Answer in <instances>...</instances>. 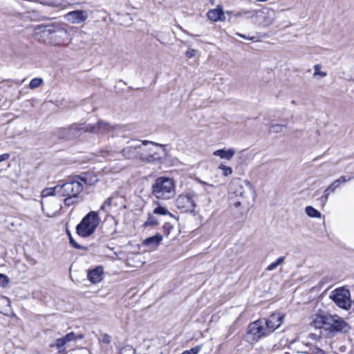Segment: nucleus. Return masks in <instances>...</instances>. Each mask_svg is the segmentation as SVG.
<instances>
[{
  "label": "nucleus",
  "mask_w": 354,
  "mask_h": 354,
  "mask_svg": "<svg viewBox=\"0 0 354 354\" xmlns=\"http://www.w3.org/2000/svg\"><path fill=\"white\" fill-rule=\"evenodd\" d=\"M35 37L39 41L53 48L68 47L73 40L68 25L63 24L39 27Z\"/></svg>",
  "instance_id": "obj_1"
},
{
  "label": "nucleus",
  "mask_w": 354,
  "mask_h": 354,
  "mask_svg": "<svg viewBox=\"0 0 354 354\" xmlns=\"http://www.w3.org/2000/svg\"><path fill=\"white\" fill-rule=\"evenodd\" d=\"M96 180L94 179L92 181L91 176L86 174L82 176H75L64 183H59L57 188L58 197L64 198V203L66 206L76 205L82 201L80 194L83 190V185H91Z\"/></svg>",
  "instance_id": "obj_2"
},
{
  "label": "nucleus",
  "mask_w": 354,
  "mask_h": 354,
  "mask_svg": "<svg viewBox=\"0 0 354 354\" xmlns=\"http://www.w3.org/2000/svg\"><path fill=\"white\" fill-rule=\"evenodd\" d=\"M167 156V151L162 145L151 141H142L138 160L145 163H161Z\"/></svg>",
  "instance_id": "obj_3"
},
{
  "label": "nucleus",
  "mask_w": 354,
  "mask_h": 354,
  "mask_svg": "<svg viewBox=\"0 0 354 354\" xmlns=\"http://www.w3.org/2000/svg\"><path fill=\"white\" fill-rule=\"evenodd\" d=\"M152 194L158 200L167 201L176 194L174 180L169 177H159L152 185Z\"/></svg>",
  "instance_id": "obj_4"
},
{
  "label": "nucleus",
  "mask_w": 354,
  "mask_h": 354,
  "mask_svg": "<svg viewBox=\"0 0 354 354\" xmlns=\"http://www.w3.org/2000/svg\"><path fill=\"white\" fill-rule=\"evenodd\" d=\"M100 223V218L98 214L95 212H90L77 225V233L81 237H88L95 232Z\"/></svg>",
  "instance_id": "obj_5"
},
{
  "label": "nucleus",
  "mask_w": 354,
  "mask_h": 354,
  "mask_svg": "<svg viewBox=\"0 0 354 354\" xmlns=\"http://www.w3.org/2000/svg\"><path fill=\"white\" fill-rule=\"evenodd\" d=\"M113 129L108 123L104 122H99L96 125L91 124H74L70 129L69 132L73 137H75L77 131L91 132L95 133H109Z\"/></svg>",
  "instance_id": "obj_6"
},
{
  "label": "nucleus",
  "mask_w": 354,
  "mask_h": 354,
  "mask_svg": "<svg viewBox=\"0 0 354 354\" xmlns=\"http://www.w3.org/2000/svg\"><path fill=\"white\" fill-rule=\"evenodd\" d=\"M245 13L251 14V17H255L256 23L263 28L271 26L276 19L274 10L268 7H264L261 10L246 12Z\"/></svg>",
  "instance_id": "obj_7"
},
{
  "label": "nucleus",
  "mask_w": 354,
  "mask_h": 354,
  "mask_svg": "<svg viewBox=\"0 0 354 354\" xmlns=\"http://www.w3.org/2000/svg\"><path fill=\"white\" fill-rule=\"evenodd\" d=\"M126 207L124 196L118 192H115L101 205L100 210L106 212H116Z\"/></svg>",
  "instance_id": "obj_8"
},
{
  "label": "nucleus",
  "mask_w": 354,
  "mask_h": 354,
  "mask_svg": "<svg viewBox=\"0 0 354 354\" xmlns=\"http://www.w3.org/2000/svg\"><path fill=\"white\" fill-rule=\"evenodd\" d=\"M196 194L190 191L180 194L176 199V207L184 212H192L196 207Z\"/></svg>",
  "instance_id": "obj_9"
},
{
  "label": "nucleus",
  "mask_w": 354,
  "mask_h": 354,
  "mask_svg": "<svg viewBox=\"0 0 354 354\" xmlns=\"http://www.w3.org/2000/svg\"><path fill=\"white\" fill-rule=\"evenodd\" d=\"M348 327L342 318L337 315H328L326 318V335L331 336L338 332L346 331Z\"/></svg>",
  "instance_id": "obj_10"
},
{
  "label": "nucleus",
  "mask_w": 354,
  "mask_h": 354,
  "mask_svg": "<svg viewBox=\"0 0 354 354\" xmlns=\"http://www.w3.org/2000/svg\"><path fill=\"white\" fill-rule=\"evenodd\" d=\"M330 298L342 308L348 309L351 306V294L348 289L337 288L332 291Z\"/></svg>",
  "instance_id": "obj_11"
},
{
  "label": "nucleus",
  "mask_w": 354,
  "mask_h": 354,
  "mask_svg": "<svg viewBox=\"0 0 354 354\" xmlns=\"http://www.w3.org/2000/svg\"><path fill=\"white\" fill-rule=\"evenodd\" d=\"M270 334L263 319L257 320L248 326V335L252 341L257 342Z\"/></svg>",
  "instance_id": "obj_12"
},
{
  "label": "nucleus",
  "mask_w": 354,
  "mask_h": 354,
  "mask_svg": "<svg viewBox=\"0 0 354 354\" xmlns=\"http://www.w3.org/2000/svg\"><path fill=\"white\" fill-rule=\"evenodd\" d=\"M231 189L236 196H240L245 201H248L254 194V191L248 180L244 182V185L241 181H236L232 183Z\"/></svg>",
  "instance_id": "obj_13"
},
{
  "label": "nucleus",
  "mask_w": 354,
  "mask_h": 354,
  "mask_svg": "<svg viewBox=\"0 0 354 354\" xmlns=\"http://www.w3.org/2000/svg\"><path fill=\"white\" fill-rule=\"evenodd\" d=\"M82 335H77L75 334V333L71 332L69 333H67L66 335H64L62 337L58 338L55 343L52 344L50 345V347L52 348H56L57 350V352L61 354H65L66 353V345L68 344L71 342H74L77 340V339H82Z\"/></svg>",
  "instance_id": "obj_14"
},
{
  "label": "nucleus",
  "mask_w": 354,
  "mask_h": 354,
  "mask_svg": "<svg viewBox=\"0 0 354 354\" xmlns=\"http://www.w3.org/2000/svg\"><path fill=\"white\" fill-rule=\"evenodd\" d=\"M142 141L133 140L122 149L123 156L129 160H138Z\"/></svg>",
  "instance_id": "obj_15"
},
{
  "label": "nucleus",
  "mask_w": 354,
  "mask_h": 354,
  "mask_svg": "<svg viewBox=\"0 0 354 354\" xmlns=\"http://www.w3.org/2000/svg\"><path fill=\"white\" fill-rule=\"evenodd\" d=\"M283 318L284 315L282 313H274L270 315L266 320H264V323L268 330V332L271 333L278 328L283 323Z\"/></svg>",
  "instance_id": "obj_16"
},
{
  "label": "nucleus",
  "mask_w": 354,
  "mask_h": 354,
  "mask_svg": "<svg viewBox=\"0 0 354 354\" xmlns=\"http://www.w3.org/2000/svg\"><path fill=\"white\" fill-rule=\"evenodd\" d=\"M87 13L84 10H75L66 15V20L73 24H80L87 19Z\"/></svg>",
  "instance_id": "obj_17"
},
{
  "label": "nucleus",
  "mask_w": 354,
  "mask_h": 354,
  "mask_svg": "<svg viewBox=\"0 0 354 354\" xmlns=\"http://www.w3.org/2000/svg\"><path fill=\"white\" fill-rule=\"evenodd\" d=\"M207 16L208 19L212 21H224L225 17L221 6H218L216 8L212 9L207 12Z\"/></svg>",
  "instance_id": "obj_18"
},
{
  "label": "nucleus",
  "mask_w": 354,
  "mask_h": 354,
  "mask_svg": "<svg viewBox=\"0 0 354 354\" xmlns=\"http://www.w3.org/2000/svg\"><path fill=\"white\" fill-rule=\"evenodd\" d=\"M329 314H319L315 315L311 322L313 326L315 328L322 329L326 331V318L328 317Z\"/></svg>",
  "instance_id": "obj_19"
},
{
  "label": "nucleus",
  "mask_w": 354,
  "mask_h": 354,
  "mask_svg": "<svg viewBox=\"0 0 354 354\" xmlns=\"http://www.w3.org/2000/svg\"><path fill=\"white\" fill-rule=\"evenodd\" d=\"M104 270L102 267L98 266L88 272V280L93 283H97L102 279Z\"/></svg>",
  "instance_id": "obj_20"
},
{
  "label": "nucleus",
  "mask_w": 354,
  "mask_h": 354,
  "mask_svg": "<svg viewBox=\"0 0 354 354\" xmlns=\"http://www.w3.org/2000/svg\"><path fill=\"white\" fill-rule=\"evenodd\" d=\"M162 241V236L157 233L156 235L147 238L143 243L147 246L150 250H156L160 243Z\"/></svg>",
  "instance_id": "obj_21"
},
{
  "label": "nucleus",
  "mask_w": 354,
  "mask_h": 354,
  "mask_svg": "<svg viewBox=\"0 0 354 354\" xmlns=\"http://www.w3.org/2000/svg\"><path fill=\"white\" fill-rule=\"evenodd\" d=\"M235 154V150L234 149H218L213 152L214 156L220 157L222 159L230 160Z\"/></svg>",
  "instance_id": "obj_22"
},
{
  "label": "nucleus",
  "mask_w": 354,
  "mask_h": 354,
  "mask_svg": "<svg viewBox=\"0 0 354 354\" xmlns=\"http://www.w3.org/2000/svg\"><path fill=\"white\" fill-rule=\"evenodd\" d=\"M351 178H352L349 176H341L338 179L334 180L328 186V190L335 192L337 189L339 188L342 185L351 180Z\"/></svg>",
  "instance_id": "obj_23"
},
{
  "label": "nucleus",
  "mask_w": 354,
  "mask_h": 354,
  "mask_svg": "<svg viewBox=\"0 0 354 354\" xmlns=\"http://www.w3.org/2000/svg\"><path fill=\"white\" fill-rule=\"evenodd\" d=\"M58 185L53 187L45 188L42 190L41 193V196L42 198L48 197V196H58Z\"/></svg>",
  "instance_id": "obj_24"
},
{
  "label": "nucleus",
  "mask_w": 354,
  "mask_h": 354,
  "mask_svg": "<svg viewBox=\"0 0 354 354\" xmlns=\"http://www.w3.org/2000/svg\"><path fill=\"white\" fill-rule=\"evenodd\" d=\"M305 212L309 217H311V218H321V217H322L321 212L310 205L306 207Z\"/></svg>",
  "instance_id": "obj_25"
},
{
  "label": "nucleus",
  "mask_w": 354,
  "mask_h": 354,
  "mask_svg": "<svg viewBox=\"0 0 354 354\" xmlns=\"http://www.w3.org/2000/svg\"><path fill=\"white\" fill-rule=\"evenodd\" d=\"M106 222L111 225L110 231L108 232L109 234H115L117 232L118 222L115 218L112 216H107Z\"/></svg>",
  "instance_id": "obj_26"
},
{
  "label": "nucleus",
  "mask_w": 354,
  "mask_h": 354,
  "mask_svg": "<svg viewBox=\"0 0 354 354\" xmlns=\"http://www.w3.org/2000/svg\"><path fill=\"white\" fill-rule=\"evenodd\" d=\"M159 223L158 219L153 216L151 214H148L147 221L143 223V227H154L158 225Z\"/></svg>",
  "instance_id": "obj_27"
},
{
  "label": "nucleus",
  "mask_w": 354,
  "mask_h": 354,
  "mask_svg": "<svg viewBox=\"0 0 354 354\" xmlns=\"http://www.w3.org/2000/svg\"><path fill=\"white\" fill-rule=\"evenodd\" d=\"M153 214L162 216L171 215L167 207L160 205L159 203H158L157 207L154 208Z\"/></svg>",
  "instance_id": "obj_28"
},
{
  "label": "nucleus",
  "mask_w": 354,
  "mask_h": 354,
  "mask_svg": "<svg viewBox=\"0 0 354 354\" xmlns=\"http://www.w3.org/2000/svg\"><path fill=\"white\" fill-rule=\"evenodd\" d=\"M61 205H59V207H57V208L55 210V211H51L50 210L48 207H45L42 205V211L44 212V213L49 218H53V217H55L57 212L61 209Z\"/></svg>",
  "instance_id": "obj_29"
},
{
  "label": "nucleus",
  "mask_w": 354,
  "mask_h": 354,
  "mask_svg": "<svg viewBox=\"0 0 354 354\" xmlns=\"http://www.w3.org/2000/svg\"><path fill=\"white\" fill-rule=\"evenodd\" d=\"M285 260L284 257H279L274 262L270 263L266 268L268 271L275 270L279 265L282 264Z\"/></svg>",
  "instance_id": "obj_30"
},
{
  "label": "nucleus",
  "mask_w": 354,
  "mask_h": 354,
  "mask_svg": "<svg viewBox=\"0 0 354 354\" xmlns=\"http://www.w3.org/2000/svg\"><path fill=\"white\" fill-rule=\"evenodd\" d=\"M321 68H322V66L319 64H315L313 66V68H314L313 77H315L317 76H319L321 77H324L327 75L326 72L321 71Z\"/></svg>",
  "instance_id": "obj_31"
},
{
  "label": "nucleus",
  "mask_w": 354,
  "mask_h": 354,
  "mask_svg": "<svg viewBox=\"0 0 354 354\" xmlns=\"http://www.w3.org/2000/svg\"><path fill=\"white\" fill-rule=\"evenodd\" d=\"M218 168L222 171L224 176H228L232 174V169L230 167L221 164Z\"/></svg>",
  "instance_id": "obj_32"
},
{
  "label": "nucleus",
  "mask_w": 354,
  "mask_h": 354,
  "mask_svg": "<svg viewBox=\"0 0 354 354\" xmlns=\"http://www.w3.org/2000/svg\"><path fill=\"white\" fill-rule=\"evenodd\" d=\"M285 125L281 124H273L270 127V131L273 133H279L285 128Z\"/></svg>",
  "instance_id": "obj_33"
},
{
  "label": "nucleus",
  "mask_w": 354,
  "mask_h": 354,
  "mask_svg": "<svg viewBox=\"0 0 354 354\" xmlns=\"http://www.w3.org/2000/svg\"><path fill=\"white\" fill-rule=\"evenodd\" d=\"M43 83V80L41 78H34L30 82V88H36L39 87Z\"/></svg>",
  "instance_id": "obj_34"
},
{
  "label": "nucleus",
  "mask_w": 354,
  "mask_h": 354,
  "mask_svg": "<svg viewBox=\"0 0 354 354\" xmlns=\"http://www.w3.org/2000/svg\"><path fill=\"white\" fill-rule=\"evenodd\" d=\"M202 348L201 345H198L190 350L185 351L181 354H198Z\"/></svg>",
  "instance_id": "obj_35"
},
{
  "label": "nucleus",
  "mask_w": 354,
  "mask_h": 354,
  "mask_svg": "<svg viewBox=\"0 0 354 354\" xmlns=\"http://www.w3.org/2000/svg\"><path fill=\"white\" fill-rule=\"evenodd\" d=\"M9 282L8 276L0 273V287H5Z\"/></svg>",
  "instance_id": "obj_36"
},
{
  "label": "nucleus",
  "mask_w": 354,
  "mask_h": 354,
  "mask_svg": "<svg viewBox=\"0 0 354 354\" xmlns=\"http://www.w3.org/2000/svg\"><path fill=\"white\" fill-rule=\"evenodd\" d=\"M120 354H134V351L132 347L127 346L121 350Z\"/></svg>",
  "instance_id": "obj_37"
},
{
  "label": "nucleus",
  "mask_w": 354,
  "mask_h": 354,
  "mask_svg": "<svg viewBox=\"0 0 354 354\" xmlns=\"http://www.w3.org/2000/svg\"><path fill=\"white\" fill-rule=\"evenodd\" d=\"M174 229L173 226L169 223H165L163 225V230L167 235L170 233V231Z\"/></svg>",
  "instance_id": "obj_38"
},
{
  "label": "nucleus",
  "mask_w": 354,
  "mask_h": 354,
  "mask_svg": "<svg viewBox=\"0 0 354 354\" xmlns=\"http://www.w3.org/2000/svg\"><path fill=\"white\" fill-rule=\"evenodd\" d=\"M334 192L333 191H328V187L324 190V195L322 196V200L324 203H326L330 193Z\"/></svg>",
  "instance_id": "obj_39"
},
{
  "label": "nucleus",
  "mask_w": 354,
  "mask_h": 354,
  "mask_svg": "<svg viewBox=\"0 0 354 354\" xmlns=\"http://www.w3.org/2000/svg\"><path fill=\"white\" fill-rule=\"evenodd\" d=\"M196 51L193 48H188L185 52V55L188 58H192L196 55Z\"/></svg>",
  "instance_id": "obj_40"
},
{
  "label": "nucleus",
  "mask_w": 354,
  "mask_h": 354,
  "mask_svg": "<svg viewBox=\"0 0 354 354\" xmlns=\"http://www.w3.org/2000/svg\"><path fill=\"white\" fill-rule=\"evenodd\" d=\"M69 239H70V244L75 248H77V249H81L82 248V246L80 245L70 235V237H69Z\"/></svg>",
  "instance_id": "obj_41"
},
{
  "label": "nucleus",
  "mask_w": 354,
  "mask_h": 354,
  "mask_svg": "<svg viewBox=\"0 0 354 354\" xmlns=\"http://www.w3.org/2000/svg\"><path fill=\"white\" fill-rule=\"evenodd\" d=\"M102 342L105 344H110L111 342V337L108 334H104L102 337Z\"/></svg>",
  "instance_id": "obj_42"
},
{
  "label": "nucleus",
  "mask_w": 354,
  "mask_h": 354,
  "mask_svg": "<svg viewBox=\"0 0 354 354\" xmlns=\"http://www.w3.org/2000/svg\"><path fill=\"white\" fill-rule=\"evenodd\" d=\"M200 183L203 186V188L207 191L208 190V188L209 187H215L216 186L213 184H209L207 182H205V181H202L201 180L200 181Z\"/></svg>",
  "instance_id": "obj_43"
},
{
  "label": "nucleus",
  "mask_w": 354,
  "mask_h": 354,
  "mask_svg": "<svg viewBox=\"0 0 354 354\" xmlns=\"http://www.w3.org/2000/svg\"><path fill=\"white\" fill-rule=\"evenodd\" d=\"M10 158V155L8 153H3L0 155V162L8 160Z\"/></svg>",
  "instance_id": "obj_44"
},
{
  "label": "nucleus",
  "mask_w": 354,
  "mask_h": 354,
  "mask_svg": "<svg viewBox=\"0 0 354 354\" xmlns=\"http://www.w3.org/2000/svg\"><path fill=\"white\" fill-rule=\"evenodd\" d=\"M236 35H238L239 37H240L243 39H247V40H252L253 39V37H247L244 35H242L241 33H239V32L236 33Z\"/></svg>",
  "instance_id": "obj_45"
},
{
  "label": "nucleus",
  "mask_w": 354,
  "mask_h": 354,
  "mask_svg": "<svg viewBox=\"0 0 354 354\" xmlns=\"http://www.w3.org/2000/svg\"><path fill=\"white\" fill-rule=\"evenodd\" d=\"M82 354H90V353L86 351V350H84L82 352Z\"/></svg>",
  "instance_id": "obj_46"
}]
</instances>
